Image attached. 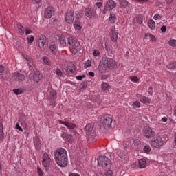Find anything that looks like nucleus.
<instances>
[{"label": "nucleus", "instance_id": "obj_1", "mask_svg": "<svg viewBox=\"0 0 176 176\" xmlns=\"http://www.w3.org/2000/svg\"><path fill=\"white\" fill-rule=\"evenodd\" d=\"M54 158L59 167H67V164H68V154L65 148H60L55 150Z\"/></svg>", "mask_w": 176, "mask_h": 176}, {"label": "nucleus", "instance_id": "obj_2", "mask_svg": "<svg viewBox=\"0 0 176 176\" xmlns=\"http://www.w3.org/2000/svg\"><path fill=\"white\" fill-rule=\"evenodd\" d=\"M67 45L69 48L72 52H79L82 49L80 44L78 41L72 37H69L67 39Z\"/></svg>", "mask_w": 176, "mask_h": 176}, {"label": "nucleus", "instance_id": "obj_3", "mask_svg": "<svg viewBox=\"0 0 176 176\" xmlns=\"http://www.w3.org/2000/svg\"><path fill=\"white\" fill-rule=\"evenodd\" d=\"M112 122H113V119L111 115H105L100 118V123L104 129H109L112 126Z\"/></svg>", "mask_w": 176, "mask_h": 176}, {"label": "nucleus", "instance_id": "obj_4", "mask_svg": "<svg viewBox=\"0 0 176 176\" xmlns=\"http://www.w3.org/2000/svg\"><path fill=\"white\" fill-rule=\"evenodd\" d=\"M102 61H103V64L109 69H113V68L116 67V60H115L113 58H111L108 57H102Z\"/></svg>", "mask_w": 176, "mask_h": 176}, {"label": "nucleus", "instance_id": "obj_5", "mask_svg": "<svg viewBox=\"0 0 176 176\" xmlns=\"http://www.w3.org/2000/svg\"><path fill=\"white\" fill-rule=\"evenodd\" d=\"M116 8V2L113 0H108L104 3V9L102 10L103 14H106L107 12L112 10Z\"/></svg>", "mask_w": 176, "mask_h": 176}, {"label": "nucleus", "instance_id": "obj_6", "mask_svg": "<svg viewBox=\"0 0 176 176\" xmlns=\"http://www.w3.org/2000/svg\"><path fill=\"white\" fill-rule=\"evenodd\" d=\"M111 160L105 155H100L98 157V164L102 167H107L110 164Z\"/></svg>", "mask_w": 176, "mask_h": 176}, {"label": "nucleus", "instance_id": "obj_7", "mask_svg": "<svg viewBox=\"0 0 176 176\" xmlns=\"http://www.w3.org/2000/svg\"><path fill=\"white\" fill-rule=\"evenodd\" d=\"M75 20V14L73 10H67L65 12V21L68 24H72Z\"/></svg>", "mask_w": 176, "mask_h": 176}, {"label": "nucleus", "instance_id": "obj_8", "mask_svg": "<svg viewBox=\"0 0 176 176\" xmlns=\"http://www.w3.org/2000/svg\"><path fill=\"white\" fill-rule=\"evenodd\" d=\"M144 135L146 138H153L155 135V133L152 130V128L149 126H145L143 129Z\"/></svg>", "mask_w": 176, "mask_h": 176}, {"label": "nucleus", "instance_id": "obj_9", "mask_svg": "<svg viewBox=\"0 0 176 176\" xmlns=\"http://www.w3.org/2000/svg\"><path fill=\"white\" fill-rule=\"evenodd\" d=\"M163 139L160 137H157L155 140L151 141V145L153 148H160L161 146H163Z\"/></svg>", "mask_w": 176, "mask_h": 176}, {"label": "nucleus", "instance_id": "obj_10", "mask_svg": "<svg viewBox=\"0 0 176 176\" xmlns=\"http://www.w3.org/2000/svg\"><path fill=\"white\" fill-rule=\"evenodd\" d=\"M55 12L56 9H54V8L52 6L48 7L45 10L44 17H45V19H52Z\"/></svg>", "mask_w": 176, "mask_h": 176}, {"label": "nucleus", "instance_id": "obj_11", "mask_svg": "<svg viewBox=\"0 0 176 176\" xmlns=\"http://www.w3.org/2000/svg\"><path fill=\"white\" fill-rule=\"evenodd\" d=\"M85 12V15L88 17V19H94V16L97 14L96 10L91 8H87L84 10Z\"/></svg>", "mask_w": 176, "mask_h": 176}, {"label": "nucleus", "instance_id": "obj_12", "mask_svg": "<svg viewBox=\"0 0 176 176\" xmlns=\"http://www.w3.org/2000/svg\"><path fill=\"white\" fill-rule=\"evenodd\" d=\"M57 98V93L54 89L50 91L49 100L50 105H56V98Z\"/></svg>", "mask_w": 176, "mask_h": 176}, {"label": "nucleus", "instance_id": "obj_13", "mask_svg": "<svg viewBox=\"0 0 176 176\" xmlns=\"http://www.w3.org/2000/svg\"><path fill=\"white\" fill-rule=\"evenodd\" d=\"M60 124H63L64 126H66V127L68 129V130H74V129H76L77 126L75 123L67 122V121H63L59 120Z\"/></svg>", "mask_w": 176, "mask_h": 176}, {"label": "nucleus", "instance_id": "obj_14", "mask_svg": "<svg viewBox=\"0 0 176 176\" xmlns=\"http://www.w3.org/2000/svg\"><path fill=\"white\" fill-rule=\"evenodd\" d=\"M12 79L16 82H23V80H25V76H24L23 74L15 72L12 76Z\"/></svg>", "mask_w": 176, "mask_h": 176}, {"label": "nucleus", "instance_id": "obj_15", "mask_svg": "<svg viewBox=\"0 0 176 176\" xmlns=\"http://www.w3.org/2000/svg\"><path fill=\"white\" fill-rule=\"evenodd\" d=\"M142 23H144V16L141 14H137L133 19V24H142Z\"/></svg>", "mask_w": 176, "mask_h": 176}, {"label": "nucleus", "instance_id": "obj_16", "mask_svg": "<svg viewBox=\"0 0 176 176\" xmlns=\"http://www.w3.org/2000/svg\"><path fill=\"white\" fill-rule=\"evenodd\" d=\"M38 43L40 48L44 49L45 43H46V36L45 35H41Z\"/></svg>", "mask_w": 176, "mask_h": 176}, {"label": "nucleus", "instance_id": "obj_17", "mask_svg": "<svg viewBox=\"0 0 176 176\" xmlns=\"http://www.w3.org/2000/svg\"><path fill=\"white\" fill-rule=\"evenodd\" d=\"M61 138H63V140H67V141H68L71 144L74 142V137L71 134L63 133L61 134Z\"/></svg>", "mask_w": 176, "mask_h": 176}, {"label": "nucleus", "instance_id": "obj_18", "mask_svg": "<svg viewBox=\"0 0 176 176\" xmlns=\"http://www.w3.org/2000/svg\"><path fill=\"white\" fill-rule=\"evenodd\" d=\"M76 72V66L75 65H69L66 68V74L71 75V74H75Z\"/></svg>", "mask_w": 176, "mask_h": 176}, {"label": "nucleus", "instance_id": "obj_19", "mask_svg": "<svg viewBox=\"0 0 176 176\" xmlns=\"http://www.w3.org/2000/svg\"><path fill=\"white\" fill-rule=\"evenodd\" d=\"M43 75L40 72H36L33 75V80L36 83H38L39 80L42 79Z\"/></svg>", "mask_w": 176, "mask_h": 176}, {"label": "nucleus", "instance_id": "obj_20", "mask_svg": "<svg viewBox=\"0 0 176 176\" xmlns=\"http://www.w3.org/2000/svg\"><path fill=\"white\" fill-rule=\"evenodd\" d=\"M110 38H111L112 42H116V41H118V32L116 31V29L111 30Z\"/></svg>", "mask_w": 176, "mask_h": 176}, {"label": "nucleus", "instance_id": "obj_21", "mask_svg": "<svg viewBox=\"0 0 176 176\" xmlns=\"http://www.w3.org/2000/svg\"><path fill=\"white\" fill-rule=\"evenodd\" d=\"M49 46H50V50H51V53L54 56H56V54H57V46L56 45V43H50Z\"/></svg>", "mask_w": 176, "mask_h": 176}, {"label": "nucleus", "instance_id": "obj_22", "mask_svg": "<svg viewBox=\"0 0 176 176\" xmlns=\"http://www.w3.org/2000/svg\"><path fill=\"white\" fill-rule=\"evenodd\" d=\"M107 68H108L106 65L104 64L102 60H100L99 66H98V71L100 74H104L105 71H107Z\"/></svg>", "mask_w": 176, "mask_h": 176}, {"label": "nucleus", "instance_id": "obj_23", "mask_svg": "<svg viewBox=\"0 0 176 176\" xmlns=\"http://www.w3.org/2000/svg\"><path fill=\"white\" fill-rule=\"evenodd\" d=\"M108 21L110 24H115V23H116V14L111 13Z\"/></svg>", "mask_w": 176, "mask_h": 176}, {"label": "nucleus", "instance_id": "obj_24", "mask_svg": "<svg viewBox=\"0 0 176 176\" xmlns=\"http://www.w3.org/2000/svg\"><path fill=\"white\" fill-rule=\"evenodd\" d=\"M148 166V162H146V160L142 158L139 160V167L140 168H145Z\"/></svg>", "mask_w": 176, "mask_h": 176}, {"label": "nucleus", "instance_id": "obj_25", "mask_svg": "<svg viewBox=\"0 0 176 176\" xmlns=\"http://www.w3.org/2000/svg\"><path fill=\"white\" fill-rule=\"evenodd\" d=\"M140 101H141L142 104H151V98L146 96H142Z\"/></svg>", "mask_w": 176, "mask_h": 176}, {"label": "nucleus", "instance_id": "obj_26", "mask_svg": "<svg viewBox=\"0 0 176 176\" xmlns=\"http://www.w3.org/2000/svg\"><path fill=\"white\" fill-rule=\"evenodd\" d=\"M82 23H80V21L79 20H76L74 23V27L75 30H78V31H80L82 30Z\"/></svg>", "mask_w": 176, "mask_h": 176}, {"label": "nucleus", "instance_id": "obj_27", "mask_svg": "<svg viewBox=\"0 0 176 176\" xmlns=\"http://www.w3.org/2000/svg\"><path fill=\"white\" fill-rule=\"evenodd\" d=\"M60 47H65L67 46V41H65V37L61 36L60 38Z\"/></svg>", "mask_w": 176, "mask_h": 176}, {"label": "nucleus", "instance_id": "obj_28", "mask_svg": "<svg viewBox=\"0 0 176 176\" xmlns=\"http://www.w3.org/2000/svg\"><path fill=\"white\" fill-rule=\"evenodd\" d=\"M148 25L151 30H155L156 28V23L154 22L153 19L148 21Z\"/></svg>", "mask_w": 176, "mask_h": 176}, {"label": "nucleus", "instance_id": "obj_29", "mask_svg": "<svg viewBox=\"0 0 176 176\" xmlns=\"http://www.w3.org/2000/svg\"><path fill=\"white\" fill-rule=\"evenodd\" d=\"M101 87L102 90L105 91L107 90H109L111 87L109 86V84H108V82H103L101 85Z\"/></svg>", "mask_w": 176, "mask_h": 176}, {"label": "nucleus", "instance_id": "obj_30", "mask_svg": "<svg viewBox=\"0 0 176 176\" xmlns=\"http://www.w3.org/2000/svg\"><path fill=\"white\" fill-rule=\"evenodd\" d=\"M119 2L120 6H122V8H124V9H126V8L129 6V1H127V0H119Z\"/></svg>", "mask_w": 176, "mask_h": 176}, {"label": "nucleus", "instance_id": "obj_31", "mask_svg": "<svg viewBox=\"0 0 176 176\" xmlns=\"http://www.w3.org/2000/svg\"><path fill=\"white\" fill-rule=\"evenodd\" d=\"M168 69H176V61L173 60L167 65Z\"/></svg>", "mask_w": 176, "mask_h": 176}, {"label": "nucleus", "instance_id": "obj_32", "mask_svg": "<svg viewBox=\"0 0 176 176\" xmlns=\"http://www.w3.org/2000/svg\"><path fill=\"white\" fill-rule=\"evenodd\" d=\"M5 137V133H3V124L0 122V140L3 139Z\"/></svg>", "mask_w": 176, "mask_h": 176}, {"label": "nucleus", "instance_id": "obj_33", "mask_svg": "<svg viewBox=\"0 0 176 176\" xmlns=\"http://www.w3.org/2000/svg\"><path fill=\"white\" fill-rule=\"evenodd\" d=\"M85 130L87 133H91L93 131V125L91 124H87Z\"/></svg>", "mask_w": 176, "mask_h": 176}, {"label": "nucleus", "instance_id": "obj_34", "mask_svg": "<svg viewBox=\"0 0 176 176\" xmlns=\"http://www.w3.org/2000/svg\"><path fill=\"white\" fill-rule=\"evenodd\" d=\"M83 67L85 69L90 68V67H91V60H87L86 61H85V63H83Z\"/></svg>", "mask_w": 176, "mask_h": 176}, {"label": "nucleus", "instance_id": "obj_35", "mask_svg": "<svg viewBox=\"0 0 176 176\" xmlns=\"http://www.w3.org/2000/svg\"><path fill=\"white\" fill-rule=\"evenodd\" d=\"M55 72L58 78H63V74L61 69H60L59 68H56Z\"/></svg>", "mask_w": 176, "mask_h": 176}, {"label": "nucleus", "instance_id": "obj_36", "mask_svg": "<svg viewBox=\"0 0 176 176\" xmlns=\"http://www.w3.org/2000/svg\"><path fill=\"white\" fill-rule=\"evenodd\" d=\"M43 60L45 65H51L52 64V62L49 60V58H47V56H43Z\"/></svg>", "mask_w": 176, "mask_h": 176}, {"label": "nucleus", "instance_id": "obj_37", "mask_svg": "<svg viewBox=\"0 0 176 176\" xmlns=\"http://www.w3.org/2000/svg\"><path fill=\"white\" fill-rule=\"evenodd\" d=\"M118 155L120 159H126V154L122 151H118Z\"/></svg>", "mask_w": 176, "mask_h": 176}, {"label": "nucleus", "instance_id": "obj_38", "mask_svg": "<svg viewBox=\"0 0 176 176\" xmlns=\"http://www.w3.org/2000/svg\"><path fill=\"white\" fill-rule=\"evenodd\" d=\"M130 142L132 145H134L135 146L137 145H140V140H138V139H132L130 141Z\"/></svg>", "mask_w": 176, "mask_h": 176}, {"label": "nucleus", "instance_id": "obj_39", "mask_svg": "<svg viewBox=\"0 0 176 176\" xmlns=\"http://www.w3.org/2000/svg\"><path fill=\"white\" fill-rule=\"evenodd\" d=\"M143 151H144V153H149V152H151V151H152V148H151L150 146L146 145L144 146Z\"/></svg>", "mask_w": 176, "mask_h": 176}, {"label": "nucleus", "instance_id": "obj_40", "mask_svg": "<svg viewBox=\"0 0 176 176\" xmlns=\"http://www.w3.org/2000/svg\"><path fill=\"white\" fill-rule=\"evenodd\" d=\"M102 176H113V171H112L111 169H109L102 175Z\"/></svg>", "mask_w": 176, "mask_h": 176}, {"label": "nucleus", "instance_id": "obj_41", "mask_svg": "<svg viewBox=\"0 0 176 176\" xmlns=\"http://www.w3.org/2000/svg\"><path fill=\"white\" fill-rule=\"evenodd\" d=\"M42 164L43 167H49L50 166V160H43Z\"/></svg>", "mask_w": 176, "mask_h": 176}, {"label": "nucleus", "instance_id": "obj_42", "mask_svg": "<svg viewBox=\"0 0 176 176\" xmlns=\"http://www.w3.org/2000/svg\"><path fill=\"white\" fill-rule=\"evenodd\" d=\"M132 107H133V108H140L141 107V102H140L138 100H136L133 103Z\"/></svg>", "mask_w": 176, "mask_h": 176}, {"label": "nucleus", "instance_id": "obj_43", "mask_svg": "<svg viewBox=\"0 0 176 176\" xmlns=\"http://www.w3.org/2000/svg\"><path fill=\"white\" fill-rule=\"evenodd\" d=\"M34 145L35 146L36 148H38L39 145H41V141L39 140L38 138H36L34 140Z\"/></svg>", "mask_w": 176, "mask_h": 176}, {"label": "nucleus", "instance_id": "obj_44", "mask_svg": "<svg viewBox=\"0 0 176 176\" xmlns=\"http://www.w3.org/2000/svg\"><path fill=\"white\" fill-rule=\"evenodd\" d=\"M100 54H101V52L99 50H94L93 56H94V57H100Z\"/></svg>", "mask_w": 176, "mask_h": 176}, {"label": "nucleus", "instance_id": "obj_45", "mask_svg": "<svg viewBox=\"0 0 176 176\" xmlns=\"http://www.w3.org/2000/svg\"><path fill=\"white\" fill-rule=\"evenodd\" d=\"M168 43L170 46H172V47H176V40H170Z\"/></svg>", "mask_w": 176, "mask_h": 176}, {"label": "nucleus", "instance_id": "obj_46", "mask_svg": "<svg viewBox=\"0 0 176 176\" xmlns=\"http://www.w3.org/2000/svg\"><path fill=\"white\" fill-rule=\"evenodd\" d=\"M43 160H50V156L47 153H44L43 155Z\"/></svg>", "mask_w": 176, "mask_h": 176}, {"label": "nucleus", "instance_id": "obj_47", "mask_svg": "<svg viewBox=\"0 0 176 176\" xmlns=\"http://www.w3.org/2000/svg\"><path fill=\"white\" fill-rule=\"evenodd\" d=\"M27 39L28 45H31L34 42V36H28Z\"/></svg>", "mask_w": 176, "mask_h": 176}, {"label": "nucleus", "instance_id": "obj_48", "mask_svg": "<svg viewBox=\"0 0 176 176\" xmlns=\"http://www.w3.org/2000/svg\"><path fill=\"white\" fill-rule=\"evenodd\" d=\"M13 92L14 93V94H16V95L21 94V93H23V89H14Z\"/></svg>", "mask_w": 176, "mask_h": 176}, {"label": "nucleus", "instance_id": "obj_49", "mask_svg": "<svg viewBox=\"0 0 176 176\" xmlns=\"http://www.w3.org/2000/svg\"><path fill=\"white\" fill-rule=\"evenodd\" d=\"M19 34L20 35H24V28L22 26V25H19Z\"/></svg>", "mask_w": 176, "mask_h": 176}, {"label": "nucleus", "instance_id": "obj_50", "mask_svg": "<svg viewBox=\"0 0 176 176\" xmlns=\"http://www.w3.org/2000/svg\"><path fill=\"white\" fill-rule=\"evenodd\" d=\"M37 173L39 176H43V171L42 170V168H41L40 167H38Z\"/></svg>", "mask_w": 176, "mask_h": 176}, {"label": "nucleus", "instance_id": "obj_51", "mask_svg": "<svg viewBox=\"0 0 176 176\" xmlns=\"http://www.w3.org/2000/svg\"><path fill=\"white\" fill-rule=\"evenodd\" d=\"M148 93L150 94V96H153V87H152V86L148 87Z\"/></svg>", "mask_w": 176, "mask_h": 176}, {"label": "nucleus", "instance_id": "obj_52", "mask_svg": "<svg viewBox=\"0 0 176 176\" xmlns=\"http://www.w3.org/2000/svg\"><path fill=\"white\" fill-rule=\"evenodd\" d=\"M154 20H160L162 19V15L159 14H155L153 16Z\"/></svg>", "mask_w": 176, "mask_h": 176}, {"label": "nucleus", "instance_id": "obj_53", "mask_svg": "<svg viewBox=\"0 0 176 176\" xmlns=\"http://www.w3.org/2000/svg\"><path fill=\"white\" fill-rule=\"evenodd\" d=\"M131 82H138L139 79L137 76H135L131 77Z\"/></svg>", "mask_w": 176, "mask_h": 176}, {"label": "nucleus", "instance_id": "obj_54", "mask_svg": "<svg viewBox=\"0 0 176 176\" xmlns=\"http://www.w3.org/2000/svg\"><path fill=\"white\" fill-rule=\"evenodd\" d=\"M16 129L17 130H19V131H21V133H23V128H21V126H20V124H19V123L16 124Z\"/></svg>", "mask_w": 176, "mask_h": 176}, {"label": "nucleus", "instance_id": "obj_55", "mask_svg": "<svg viewBox=\"0 0 176 176\" xmlns=\"http://www.w3.org/2000/svg\"><path fill=\"white\" fill-rule=\"evenodd\" d=\"M135 2L138 3H144L145 2H149V0H135Z\"/></svg>", "mask_w": 176, "mask_h": 176}, {"label": "nucleus", "instance_id": "obj_56", "mask_svg": "<svg viewBox=\"0 0 176 176\" xmlns=\"http://www.w3.org/2000/svg\"><path fill=\"white\" fill-rule=\"evenodd\" d=\"M161 31L163 34H164V32L167 31V28L166 27V25H163L161 27Z\"/></svg>", "mask_w": 176, "mask_h": 176}, {"label": "nucleus", "instance_id": "obj_57", "mask_svg": "<svg viewBox=\"0 0 176 176\" xmlns=\"http://www.w3.org/2000/svg\"><path fill=\"white\" fill-rule=\"evenodd\" d=\"M84 78L85 75H80L76 76L77 80H82V79H84Z\"/></svg>", "mask_w": 176, "mask_h": 176}, {"label": "nucleus", "instance_id": "obj_58", "mask_svg": "<svg viewBox=\"0 0 176 176\" xmlns=\"http://www.w3.org/2000/svg\"><path fill=\"white\" fill-rule=\"evenodd\" d=\"M80 87L85 90V89H87V85L85 84V82H82L80 84Z\"/></svg>", "mask_w": 176, "mask_h": 176}, {"label": "nucleus", "instance_id": "obj_59", "mask_svg": "<svg viewBox=\"0 0 176 176\" xmlns=\"http://www.w3.org/2000/svg\"><path fill=\"white\" fill-rule=\"evenodd\" d=\"M5 71V66L1 65H0V74H3V72Z\"/></svg>", "mask_w": 176, "mask_h": 176}, {"label": "nucleus", "instance_id": "obj_60", "mask_svg": "<svg viewBox=\"0 0 176 176\" xmlns=\"http://www.w3.org/2000/svg\"><path fill=\"white\" fill-rule=\"evenodd\" d=\"M32 2L34 4L41 3V2H42V0H32Z\"/></svg>", "mask_w": 176, "mask_h": 176}, {"label": "nucleus", "instance_id": "obj_61", "mask_svg": "<svg viewBox=\"0 0 176 176\" xmlns=\"http://www.w3.org/2000/svg\"><path fill=\"white\" fill-rule=\"evenodd\" d=\"M96 6H97V8H101V7L102 6V3H101V2H97V3H96Z\"/></svg>", "mask_w": 176, "mask_h": 176}, {"label": "nucleus", "instance_id": "obj_62", "mask_svg": "<svg viewBox=\"0 0 176 176\" xmlns=\"http://www.w3.org/2000/svg\"><path fill=\"white\" fill-rule=\"evenodd\" d=\"M168 120V118H167V117H163L162 119H161V122H166Z\"/></svg>", "mask_w": 176, "mask_h": 176}, {"label": "nucleus", "instance_id": "obj_63", "mask_svg": "<svg viewBox=\"0 0 176 176\" xmlns=\"http://www.w3.org/2000/svg\"><path fill=\"white\" fill-rule=\"evenodd\" d=\"M25 34L26 35H29V34H32V31L31 30L26 29Z\"/></svg>", "mask_w": 176, "mask_h": 176}, {"label": "nucleus", "instance_id": "obj_64", "mask_svg": "<svg viewBox=\"0 0 176 176\" xmlns=\"http://www.w3.org/2000/svg\"><path fill=\"white\" fill-rule=\"evenodd\" d=\"M89 76H91L92 78H94V76H95V74L93 72H89Z\"/></svg>", "mask_w": 176, "mask_h": 176}]
</instances>
